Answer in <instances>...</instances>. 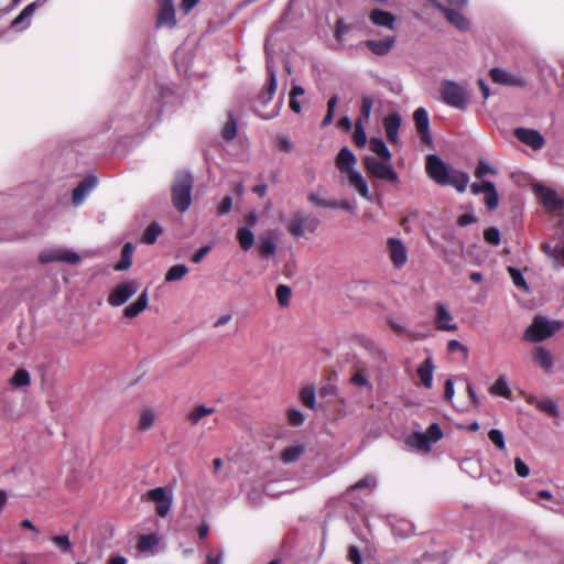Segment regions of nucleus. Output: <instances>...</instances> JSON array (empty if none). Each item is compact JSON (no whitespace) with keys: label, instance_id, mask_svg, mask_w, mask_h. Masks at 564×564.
Masks as SVG:
<instances>
[{"label":"nucleus","instance_id":"5fc2aeb1","mask_svg":"<svg viewBox=\"0 0 564 564\" xmlns=\"http://www.w3.org/2000/svg\"><path fill=\"white\" fill-rule=\"evenodd\" d=\"M158 544L156 536L150 534V535H142L138 541V547L141 551H148L152 547H154Z\"/></svg>","mask_w":564,"mask_h":564},{"label":"nucleus","instance_id":"c9c22d12","mask_svg":"<svg viewBox=\"0 0 564 564\" xmlns=\"http://www.w3.org/2000/svg\"><path fill=\"white\" fill-rule=\"evenodd\" d=\"M237 240L242 250L248 251L254 242V235L249 227H240L237 230Z\"/></svg>","mask_w":564,"mask_h":564},{"label":"nucleus","instance_id":"f8f14e48","mask_svg":"<svg viewBox=\"0 0 564 564\" xmlns=\"http://www.w3.org/2000/svg\"><path fill=\"white\" fill-rule=\"evenodd\" d=\"M387 245L391 262L395 268H402L408 261L406 247L399 238H389Z\"/></svg>","mask_w":564,"mask_h":564},{"label":"nucleus","instance_id":"20e7f679","mask_svg":"<svg viewBox=\"0 0 564 564\" xmlns=\"http://www.w3.org/2000/svg\"><path fill=\"white\" fill-rule=\"evenodd\" d=\"M562 326V322L546 321L541 317H536L525 330L524 338L534 343L542 341L560 330Z\"/></svg>","mask_w":564,"mask_h":564},{"label":"nucleus","instance_id":"e2e57ef3","mask_svg":"<svg viewBox=\"0 0 564 564\" xmlns=\"http://www.w3.org/2000/svg\"><path fill=\"white\" fill-rule=\"evenodd\" d=\"M231 208H232V198H231V196H226L219 203V205L217 207V213L219 216H224V215L230 213Z\"/></svg>","mask_w":564,"mask_h":564},{"label":"nucleus","instance_id":"49530a36","mask_svg":"<svg viewBox=\"0 0 564 564\" xmlns=\"http://www.w3.org/2000/svg\"><path fill=\"white\" fill-rule=\"evenodd\" d=\"M301 401L310 409H315V388L312 386L304 387L300 393Z\"/></svg>","mask_w":564,"mask_h":564},{"label":"nucleus","instance_id":"6ab92c4d","mask_svg":"<svg viewBox=\"0 0 564 564\" xmlns=\"http://www.w3.org/2000/svg\"><path fill=\"white\" fill-rule=\"evenodd\" d=\"M401 116L398 112L390 113L383 119V127L387 138L392 144H397L399 141L398 132L401 126Z\"/></svg>","mask_w":564,"mask_h":564},{"label":"nucleus","instance_id":"4d7b16f0","mask_svg":"<svg viewBox=\"0 0 564 564\" xmlns=\"http://www.w3.org/2000/svg\"><path fill=\"white\" fill-rule=\"evenodd\" d=\"M289 423L293 426L303 424L305 416L299 409H290L288 412Z\"/></svg>","mask_w":564,"mask_h":564},{"label":"nucleus","instance_id":"774afa93","mask_svg":"<svg viewBox=\"0 0 564 564\" xmlns=\"http://www.w3.org/2000/svg\"><path fill=\"white\" fill-rule=\"evenodd\" d=\"M349 30L348 25L344 22L343 19L337 20L336 22V31H335V37L340 41L343 36L347 33Z\"/></svg>","mask_w":564,"mask_h":564},{"label":"nucleus","instance_id":"4c0bfd02","mask_svg":"<svg viewBox=\"0 0 564 564\" xmlns=\"http://www.w3.org/2000/svg\"><path fill=\"white\" fill-rule=\"evenodd\" d=\"M307 200L313 205L321 208H335L336 200L326 198L321 192H311L307 195Z\"/></svg>","mask_w":564,"mask_h":564},{"label":"nucleus","instance_id":"f3484780","mask_svg":"<svg viewBox=\"0 0 564 564\" xmlns=\"http://www.w3.org/2000/svg\"><path fill=\"white\" fill-rule=\"evenodd\" d=\"M525 401L530 405L535 406L539 411L552 417H557L560 415L558 406L552 399H539L535 395L527 394Z\"/></svg>","mask_w":564,"mask_h":564},{"label":"nucleus","instance_id":"79ce46f5","mask_svg":"<svg viewBox=\"0 0 564 564\" xmlns=\"http://www.w3.org/2000/svg\"><path fill=\"white\" fill-rule=\"evenodd\" d=\"M259 252L262 257L273 256L276 251V243L270 237H260L258 243Z\"/></svg>","mask_w":564,"mask_h":564},{"label":"nucleus","instance_id":"7ed1b4c3","mask_svg":"<svg viewBox=\"0 0 564 564\" xmlns=\"http://www.w3.org/2000/svg\"><path fill=\"white\" fill-rule=\"evenodd\" d=\"M318 226V218L302 212H296L291 216L288 223V232L295 238H302L305 237L306 234H314Z\"/></svg>","mask_w":564,"mask_h":564},{"label":"nucleus","instance_id":"680f3d73","mask_svg":"<svg viewBox=\"0 0 564 564\" xmlns=\"http://www.w3.org/2000/svg\"><path fill=\"white\" fill-rule=\"evenodd\" d=\"M514 469L519 477L524 478L530 475L529 466L520 457L514 459Z\"/></svg>","mask_w":564,"mask_h":564},{"label":"nucleus","instance_id":"ea45409f","mask_svg":"<svg viewBox=\"0 0 564 564\" xmlns=\"http://www.w3.org/2000/svg\"><path fill=\"white\" fill-rule=\"evenodd\" d=\"M485 187L487 189L485 193V204L490 210L496 209L499 204V197L495 184L492 182H486Z\"/></svg>","mask_w":564,"mask_h":564},{"label":"nucleus","instance_id":"0e129e2a","mask_svg":"<svg viewBox=\"0 0 564 564\" xmlns=\"http://www.w3.org/2000/svg\"><path fill=\"white\" fill-rule=\"evenodd\" d=\"M350 382L358 387H366L368 389H371V384L361 372L354 373L350 378Z\"/></svg>","mask_w":564,"mask_h":564},{"label":"nucleus","instance_id":"603ef678","mask_svg":"<svg viewBox=\"0 0 564 564\" xmlns=\"http://www.w3.org/2000/svg\"><path fill=\"white\" fill-rule=\"evenodd\" d=\"M52 542L64 553L70 552L73 549V543L68 535H54Z\"/></svg>","mask_w":564,"mask_h":564},{"label":"nucleus","instance_id":"393cba45","mask_svg":"<svg viewBox=\"0 0 564 564\" xmlns=\"http://www.w3.org/2000/svg\"><path fill=\"white\" fill-rule=\"evenodd\" d=\"M434 364L432 357H427L417 368V375L422 384L431 389L433 386Z\"/></svg>","mask_w":564,"mask_h":564},{"label":"nucleus","instance_id":"13d9d810","mask_svg":"<svg viewBox=\"0 0 564 564\" xmlns=\"http://www.w3.org/2000/svg\"><path fill=\"white\" fill-rule=\"evenodd\" d=\"M424 434L427 435L430 443H435L443 436V432L437 423L431 424Z\"/></svg>","mask_w":564,"mask_h":564},{"label":"nucleus","instance_id":"8fccbe9b","mask_svg":"<svg viewBox=\"0 0 564 564\" xmlns=\"http://www.w3.org/2000/svg\"><path fill=\"white\" fill-rule=\"evenodd\" d=\"M352 139H354L355 144L358 148L365 147V144L367 142V137H366L365 129L362 127L361 119H358L355 124V131L352 133Z\"/></svg>","mask_w":564,"mask_h":564},{"label":"nucleus","instance_id":"864d4df0","mask_svg":"<svg viewBox=\"0 0 564 564\" xmlns=\"http://www.w3.org/2000/svg\"><path fill=\"white\" fill-rule=\"evenodd\" d=\"M237 135V123L234 119L232 115H230L229 120L226 122L224 129H223V137L227 141H230L235 139Z\"/></svg>","mask_w":564,"mask_h":564},{"label":"nucleus","instance_id":"6e6552de","mask_svg":"<svg viewBox=\"0 0 564 564\" xmlns=\"http://www.w3.org/2000/svg\"><path fill=\"white\" fill-rule=\"evenodd\" d=\"M149 500L155 503V512L159 517L165 518L173 502L172 491H169L165 487H156L148 491Z\"/></svg>","mask_w":564,"mask_h":564},{"label":"nucleus","instance_id":"c03bdc74","mask_svg":"<svg viewBox=\"0 0 564 564\" xmlns=\"http://www.w3.org/2000/svg\"><path fill=\"white\" fill-rule=\"evenodd\" d=\"M278 303L281 307H286L290 304L292 291L286 284H279L275 290Z\"/></svg>","mask_w":564,"mask_h":564},{"label":"nucleus","instance_id":"69168bd1","mask_svg":"<svg viewBox=\"0 0 564 564\" xmlns=\"http://www.w3.org/2000/svg\"><path fill=\"white\" fill-rule=\"evenodd\" d=\"M348 560L352 563V564H362V558H361V554H360V551L357 546L352 545L349 547L348 550Z\"/></svg>","mask_w":564,"mask_h":564},{"label":"nucleus","instance_id":"1a4fd4ad","mask_svg":"<svg viewBox=\"0 0 564 564\" xmlns=\"http://www.w3.org/2000/svg\"><path fill=\"white\" fill-rule=\"evenodd\" d=\"M139 290V283L130 280L118 284L108 295V303L111 306H121Z\"/></svg>","mask_w":564,"mask_h":564},{"label":"nucleus","instance_id":"37998d69","mask_svg":"<svg viewBox=\"0 0 564 564\" xmlns=\"http://www.w3.org/2000/svg\"><path fill=\"white\" fill-rule=\"evenodd\" d=\"M188 273L185 264H175L169 269L165 274V282H174L182 280Z\"/></svg>","mask_w":564,"mask_h":564},{"label":"nucleus","instance_id":"dca6fc26","mask_svg":"<svg viewBox=\"0 0 564 564\" xmlns=\"http://www.w3.org/2000/svg\"><path fill=\"white\" fill-rule=\"evenodd\" d=\"M538 194L546 209L556 212L564 208V200L557 195L555 191L547 187H540L538 189Z\"/></svg>","mask_w":564,"mask_h":564},{"label":"nucleus","instance_id":"4468645a","mask_svg":"<svg viewBox=\"0 0 564 564\" xmlns=\"http://www.w3.org/2000/svg\"><path fill=\"white\" fill-rule=\"evenodd\" d=\"M453 315L444 304H437L435 314V327L438 330L455 332L457 324L453 322Z\"/></svg>","mask_w":564,"mask_h":564},{"label":"nucleus","instance_id":"473e14b6","mask_svg":"<svg viewBox=\"0 0 564 564\" xmlns=\"http://www.w3.org/2000/svg\"><path fill=\"white\" fill-rule=\"evenodd\" d=\"M489 392L492 395H499L506 399L511 398V389L505 376H500L494 384L489 388Z\"/></svg>","mask_w":564,"mask_h":564},{"label":"nucleus","instance_id":"4be33fe9","mask_svg":"<svg viewBox=\"0 0 564 564\" xmlns=\"http://www.w3.org/2000/svg\"><path fill=\"white\" fill-rule=\"evenodd\" d=\"M356 164V156L348 148H343L337 156H336V167L341 173H350V171H355L354 166Z\"/></svg>","mask_w":564,"mask_h":564},{"label":"nucleus","instance_id":"412c9836","mask_svg":"<svg viewBox=\"0 0 564 564\" xmlns=\"http://www.w3.org/2000/svg\"><path fill=\"white\" fill-rule=\"evenodd\" d=\"M395 42L394 36H387L382 40H367L365 45L376 55L384 56L393 47Z\"/></svg>","mask_w":564,"mask_h":564},{"label":"nucleus","instance_id":"b1692460","mask_svg":"<svg viewBox=\"0 0 564 564\" xmlns=\"http://www.w3.org/2000/svg\"><path fill=\"white\" fill-rule=\"evenodd\" d=\"M349 185L354 187L360 196L368 200H372V196L369 193L368 184L364 176L357 171H350L348 174Z\"/></svg>","mask_w":564,"mask_h":564},{"label":"nucleus","instance_id":"0eeeda50","mask_svg":"<svg viewBox=\"0 0 564 564\" xmlns=\"http://www.w3.org/2000/svg\"><path fill=\"white\" fill-rule=\"evenodd\" d=\"M365 166L377 178L391 183H397L399 180L397 172L390 164V161H379L376 158L367 156L365 159Z\"/></svg>","mask_w":564,"mask_h":564},{"label":"nucleus","instance_id":"cd10ccee","mask_svg":"<svg viewBox=\"0 0 564 564\" xmlns=\"http://www.w3.org/2000/svg\"><path fill=\"white\" fill-rule=\"evenodd\" d=\"M445 18L459 31H467L469 29L468 19L459 10L449 8V10L446 11Z\"/></svg>","mask_w":564,"mask_h":564},{"label":"nucleus","instance_id":"bf43d9fd","mask_svg":"<svg viewBox=\"0 0 564 564\" xmlns=\"http://www.w3.org/2000/svg\"><path fill=\"white\" fill-rule=\"evenodd\" d=\"M373 107V100L369 96H364L361 99V116L365 121H368Z\"/></svg>","mask_w":564,"mask_h":564},{"label":"nucleus","instance_id":"58836bf2","mask_svg":"<svg viewBox=\"0 0 564 564\" xmlns=\"http://www.w3.org/2000/svg\"><path fill=\"white\" fill-rule=\"evenodd\" d=\"M214 408H208L206 405H196L187 415L188 421L192 424H197L202 419L214 413Z\"/></svg>","mask_w":564,"mask_h":564},{"label":"nucleus","instance_id":"5701e85b","mask_svg":"<svg viewBox=\"0 0 564 564\" xmlns=\"http://www.w3.org/2000/svg\"><path fill=\"white\" fill-rule=\"evenodd\" d=\"M148 304L149 295L148 291L144 290L133 303L124 307L123 315L128 318H134L148 307Z\"/></svg>","mask_w":564,"mask_h":564},{"label":"nucleus","instance_id":"09e8293b","mask_svg":"<svg viewBox=\"0 0 564 564\" xmlns=\"http://www.w3.org/2000/svg\"><path fill=\"white\" fill-rule=\"evenodd\" d=\"M304 95V89L301 86H293L290 91V108L295 113L301 112V104L297 101V97Z\"/></svg>","mask_w":564,"mask_h":564},{"label":"nucleus","instance_id":"9d476101","mask_svg":"<svg viewBox=\"0 0 564 564\" xmlns=\"http://www.w3.org/2000/svg\"><path fill=\"white\" fill-rule=\"evenodd\" d=\"M425 170L427 175L440 185H447L448 166L435 154L426 156Z\"/></svg>","mask_w":564,"mask_h":564},{"label":"nucleus","instance_id":"a19ab883","mask_svg":"<svg viewBox=\"0 0 564 564\" xmlns=\"http://www.w3.org/2000/svg\"><path fill=\"white\" fill-rule=\"evenodd\" d=\"M162 234V227L158 223H151L142 236V242L152 245L156 241L158 237Z\"/></svg>","mask_w":564,"mask_h":564},{"label":"nucleus","instance_id":"3c124183","mask_svg":"<svg viewBox=\"0 0 564 564\" xmlns=\"http://www.w3.org/2000/svg\"><path fill=\"white\" fill-rule=\"evenodd\" d=\"M488 437L491 441V443L496 446L499 451L506 449V442L503 433L498 429H492L488 432Z\"/></svg>","mask_w":564,"mask_h":564},{"label":"nucleus","instance_id":"f704fd0d","mask_svg":"<svg viewBox=\"0 0 564 564\" xmlns=\"http://www.w3.org/2000/svg\"><path fill=\"white\" fill-rule=\"evenodd\" d=\"M134 247L131 242H127L121 251V260L115 265L116 271L128 270L132 264V253Z\"/></svg>","mask_w":564,"mask_h":564},{"label":"nucleus","instance_id":"bb28decb","mask_svg":"<svg viewBox=\"0 0 564 564\" xmlns=\"http://www.w3.org/2000/svg\"><path fill=\"white\" fill-rule=\"evenodd\" d=\"M469 183V176L466 172L452 170L447 176V185L453 186L458 192L463 193L466 191Z\"/></svg>","mask_w":564,"mask_h":564},{"label":"nucleus","instance_id":"39448f33","mask_svg":"<svg viewBox=\"0 0 564 564\" xmlns=\"http://www.w3.org/2000/svg\"><path fill=\"white\" fill-rule=\"evenodd\" d=\"M272 39V33L267 36L265 40V54H267V72H268V84L264 91H261L258 96V99L261 104L267 105L273 97L276 90V70L273 65V57L270 51V41Z\"/></svg>","mask_w":564,"mask_h":564},{"label":"nucleus","instance_id":"f03ea898","mask_svg":"<svg viewBox=\"0 0 564 564\" xmlns=\"http://www.w3.org/2000/svg\"><path fill=\"white\" fill-rule=\"evenodd\" d=\"M440 91L442 100L447 106L464 110L469 105L470 95L466 87L463 85H459L452 80H445L442 83Z\"/></svg>","mask_w":564,"mask_h":564},{"label":"nucleus","instance_id":"aec40b11","mask_svg":"<svg viewBox=\"0 0 564 564\" xmlns=\"http://www.w3.org/2000/svg\"><path fill=\"white\" fill-rule=\"evenodd\" d=\"M415 128L424 141L431 140L430 119L424 108H417L413 113Z\"/></svg>","mask_w":564,"mask_h":564},{"label":"nucleus","instance_id":"e433bc0d","mask_svg":"<svg viewBox=\"0 0 564 564\" xmlns=\"http://www.w3.org/2000/svg\"><path fill=\"white\" fill-rule=\"evenodd\" d=\"M369 149L384 161L391 160V152L389 151L384 141L380 138H372L369 143Z\"/></svg>","mask_w":564,"mask_h":564},{"label":"nucleus","instance_id":"2eb2a0df","mask_svg":"<svg viewBox=\"0 0 564 564\" xmlns=\"http://www.w3.org/2000/svg\"><path fill=\"white\" fill-rule=\"evenodd\" d=\"M159 3L158 26L174 28L176 25V18L173 0H159Z\"/></svg>","mask_w":564,"mask_h":564},{"label":"nucleus","instance_id":"de8ad7c7","mask_svg":"<svg viewBox=\"0 0 564 564\" xmlns=\"http://www.w3.org/2000/svg\"><path fill=\"white\" fill-rule=\"evenodd\" d=\"M475 176L477 178H484L487 174L497 175L498 172L495 167H492L486 160L480 159L478 161V165L475 170Z\"/></svg>","mask_w":564,"mask_h":564},{"label":"nucleus","instance_id":"7c9ffc66","mask_svg":"<svg viewBox=\"0 0 564 564\" xmlns=\"http://www.w3.org/2000/svg\"><path fill=\"white\" fill-rule=\"evenodd\" d=\"M156 421V412L152 408H144L140 412L138 429L142 432L150 430Z\"/></svg>","mask_w":564,"mask_h":564},{"label":"nucleus","instance_id":"052dcab7","mask_svg":"<svg viewBox=\"0 0 564 564\" xmlns=\"http://www.w3.org/2000/svg\"><path fill=\"white\" fill-rule=\"evenodd\" d=\"M508 271L516 286L527 289L525 280L520 270L509 267Z\"/></svg>","mask_w":564,"mask_h":564},{"label":"nucleus","instance_id":"a211bd4d","mask_svg":"<svg viewBox=\"0 0 564 564\" xmlns=\"http://www.w3.org/2000/svg\"><path fill=\"white\" fill-rule=\"evenodd\" d=\"M97 185V178L95 176H88L82 181L74 189L72 194V203L74 206H79L89 194V192Z\"/></svg>","mask_w":564,"mask_h":564},{"label":"nucleus","instance_id":"ddd939ff","mask_svg":"<svg viewBox=\"0 0 564 564\" xmlns=\"http://www.w3.org/2000/svg\"><path fill=\"white\" fill-rule=\"evenodd\" d=\"M490 77L495 83L500 85L514 87L527 86V80L522 76L508 73L507 70L497 67L490 70Z\"/></svg>","mask_w":564,"mask_h":564},{"label":"nucleus","instance_id":"a18cd8bd","mask_svg":"<svg viewBox=\"0 0 564 564\" xmlns=\"http://www.w3.org/2000/svg\"><path fill=\"white\" fill-rule=\"evenodd\" d=\"M10 382L17 388L28 387L31 382L30 373L25 369H18L12 376Z\"/></svg>","mask_w":564,"mask_h":564},{"label":"nucleus","instance_id":"6e6d98bb","mask_svg":"<svg viewBox=\"0 0 564 564\" xmlns=\"http://www.w3.org/2000/svg\"><path fill=\"white\" fill-rule=\"evenodd\" d=\"M485 240L494 246L500 243V231L496 227H489L484 232Z\"/></svg>","mask_w":564,"mask_h":564},{"label":"nucleus","instance_id":"f257e3e1","mask_svg":"<svg viewBox=\"0 0 564 564\" xmlns=\"http://www.w3.org/2000/svg\"><path fill=\"white\" fill-rule=\"evenodd\" d=\"M194 180L191 173H177L172 187V202L174 207L181 212H186L192 204V189Z\"/></svg>","mask_w":564,"mask_h":564},{"label":"nucleus","instance_id":"72a5a7b5","mask_svg":"<svg viewBox=\"0 0 564 564\" xmlns=\"http://www.w3.org/2000/svg\"><path fill=\"white\" fill-rule=\"evenodd\" d=\"M305 452V445L297 444L286 447L281 453V459L284 464H292L296 462Z\"/></svg>","mask_w":564,"mask_h":564},{"label":"nucleus","instance_id":"423d86ee","mask_svg":"<svg viewBox=\"0 0 564 564\" xmlns=\"http://www.w3.org/2000/svg\"><path fill=\"white\" fill-rule=\"evenodd\" d=\"M80 260L82 257L77 252L65 248L46 249L41 251L39 254V262L41 264H47L51 262L77 264Z\"/></svg>","mask_w":564,"mask_h":564},{"label":"nucleus","instance_id":"c756f323","mask_svg":"<svg viewBox=\"0 0 564 564\" xmlns=\"http://www.w3.org/2000/svg\"><path fill=\"white\" fill-rule=\"evenodd\" d=\"M406 444L413 448H416L419 451L429 452L431 448V443L424 433L415 432L411 434L406 438Z\"/></svg>","mask_w":564,"mask_h":564},{"label":"nucleus","instance_id":"9b49d317","mask_svg":"<svg viewBox=\"0 0 564 564\" xmlns=\"http://www.w3.org/2000/svg\"><path fill=\"white\" fill-rule=\"evenodd\" d=\"M513 134L519 141L535 151L541 150L544 147V138L538 130L517 128L514 129Z\"/></svg>","mask_w":564,"mask_h":564},{"label":"nucleus","instance_id":"c85d7f7f","mask_svg":"<svg viewBox=\"0 0 564 564\" xmlns=\"http://www.w3.org/2000/svg\"><path fill=\"white\" fill-rule=\"evenodd\" d=\"M533 358L539 366L545 370H550L554 365V359L551 352L542 346L534 348Z\"/></svg>","mask_w":564,"mask_h":564},{"label":"nucleus","instance_id":"2f4dec72","mask_svg":"<svg viewBox=\"0 0 564 564\" xmlns=\"http://www.w3.org/2000/svg\"><path fill=\"white\" fill-rule=\"evenodd\" d=\"M36 3L28 4L20 14L12 21L11 26L15 29H24L29 25V20L33 15Z\"/></svg>","mask_w":564,"mask_h":564},{"label":"nucleus","instance_id":"a878e982","mask_svg":"<svg viewBox=\"0 0 564 564\" xmlns=\"http://www.w3.org/2000/svg\"><path fill=\"white\" fill-rule=\"evenodd\" d=\"M370 20L376 25L392 30L394 28L395 17L388 11L375 9L370 12Z\"/></svg>","mask_w":564,"mask_h":564},{"label":"nucleus","instance_id":"338daca9","mask_svg":"<svg viewBox=\"0 0 564 564\" xmlns=\"http://www.w3.org/2000/svg\"><path fill=\"white\" fill-rule=\"evenodd\" d=\"M276 143H278L279 149L283 152H290L293 148V143L285 135H279L276 138Z\"/></svg>","mask_w":564,"mask_h":564}]
</instances>
